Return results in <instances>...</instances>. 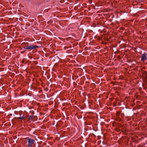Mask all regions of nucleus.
I'll use <instances>...</instances> for the list:
<instances>
[{"instance_id":"obj_1","label":"nucleus","mask_w":147,"mask_h":147,"mask_svg":"<svg viewBox=\"0 0 147 147\" xmlns=\"http://www.w3.org/2000/svg\"><path fill=\"white\" fill-rule=\"evenodd\" d=\"M38 47L36 45H30L24 47V49H33L37 48Z\"/></svg>"},{"instance_id":"obj_2","label":"nucleus","mask_w":147,"mask_h":147,"mask_svg":"<svg viewBox=\"0 0 147 147\" xmlns=\"http://www.w3.org/2000/svg\"><path fill=\"white\" fill-rule=\"evenodd\" d=\"M147 54L146 53H144L142 54L141 55V61L144 62L145 61L147 58Z\"/></svg>"},{"instance_id":"obj_3","label":"nucleus","mask_w":147,"mask_h":147,"mask_svg":"<svg viewBox=\"0 0 147 147\" xmlns=\"http://www.w3.org/2000/svg\"><path fill=\"white\" fill-rule=\"evenodd\" d=\"M34 140L33 139L29 138L28 140V145L29 146H31L32 144L34 143Z\"/></svg>"},{"instance_id":"obj_4","label":"nucleus","mask_w":147,"mask_h":147,"mask_svg":"<svg viewBox=\"0 0 147 147\" xmlns=\"http://www.w3.org/2000/svg\"><path fill=\"white\" fill-rule=\"evenodd\" d=\"M25 118V117H24V115H23L22 116H20L19 117V119H23Z\"/></svg>"},{"instance_id":"obj_5","label":"nucleus","mask_w":147,"mask_h":147,"mask_svg":"<svg viewBox=\"0 0 147 147\" xmlns=\"http://www.w3.org/2000/svg\"><path fill=\"white\" fill-rule=\"evenodd\" d=\"M33 116H30L29 117V120H33Z\"/></svg>"},{"instance_id":"obj_6","label":"nucleus","mask_w":147,"mask_h":147,"mask_svg":"<svg viewBox=\"0 0 147 147\" xmlns=\"http://www.w3.org/2000/svg\"><path fill=\"white\" fill-rule=\"evenodd\" d=\"M38 147H42L41 146H38Z\"/></svg>"}]
</instances>
